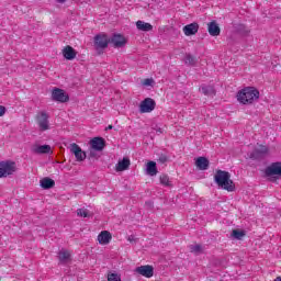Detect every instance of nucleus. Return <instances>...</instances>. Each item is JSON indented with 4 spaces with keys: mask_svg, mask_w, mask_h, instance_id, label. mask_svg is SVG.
I'll return each instance as SVG.
<instances>
[{
    "mask_svg": "<svg viewBox=\"0 0 281 281\" xmlns=\"http://www.w3.org/2000/svg\"><path fill=\"white\" fill-rule=\"evenodd\" d=\"M111 43V38L104 33H101L94 37L95 49H106Z\"/></svg>",
    "mask_w": 281,
    "mask_h": 281,
    "instance_id": "6",
    "label": "nucleus"
},
{
    "mask_svg": "<svg viewBox=\"0 0 281 281\" xmlns=\"http://www.w3.org/2000/svg\"><path fill=\"white\" fill-rule=\"evenodd\" d=\"M90 146L93 150H104V146L105 143H104V138L102 137H94L93 139L90 140Z\"/></svg>",
    "mask_w": 281,
    "mask_h": 281,
    "instance_id": "15",
    "label": "nucleus"
},
{
    "mask_svg": "<svg viewBox=\"0 0 281 281\" xmlns=\"http://www.w3.org/2000/svg\"><path fill=\"white\" fill-rule=\"evenodd\" d=\"M209 27V34L211 36H218L221 34V27L218 26V24L216 22H210L207 24Z\"/></svg>",
    "mask_w": 281,
    "mask_h": 281,
    "instance_id": "19",
    "label": "nucleus"
},
{
    "mask_svg": "<svg viewBox=\"0 0 281 281\" xmlns=\"http://www.w3.org/2000/svg\"><path fill=\"white\" fill-rule=\"evenodd\" d=\"M128 240L131 241V240H133V239L128 238Z\"/></svg>",
    "mask_w": 281,
    "mask_h": 281,
    "instance_id": "39",
    "label": "nucleus"
},
{
    "mask_svg": "<svg viewBox=\"0 0 281 281\" xmlns=\"http://www.w3.org/2000/svg\"><path fill=\"white\" fill-rule=\"evenodd\" d=\"M31 151L34 155H49V153L50 154L53 153L52 151V146H49V145H38V144L32 145Z\"/></svg>",
    "mask_w": 281,
    "mask_h": 281,
    "instance_id": "10",
    "label": "nucleus"
},
{
    "mask_svg": "<svg viewBox=\"0 0 281 281\" xmlns=\"http://www.w3.org/2000/svg\"><path fill=\"white\" fill-rule=\"evenodd\" d=\"M269 154V147L265 146V145H259L255 151H254V157H262L265 155Z\"/></svg>",
    "mask_w": 281,
    "mask_h": 281,
    "instance_id": "23",
    "label": "nucleus"
},
{
    "mask_svg": "<svg viewBox=\"0 0 281 281\" xmlns=\"http://www.w3.org/2000/svg\"><path fill=\"white\" fill-rule=\"evenodd\" d=\"M5 115V106L0 105V117H3Z\"/></svg>",
    "mask_w": 281,
    "mask_h": 281,
    "instance_id": "33",
    "label": "nucleus"
},
{
    "mask_svg": "<svg viewBox=\"0 0 281 281\" xmlns=\"http://www.w3.org/2000/svg\"><path fill=\"white\" fill-rule=\"evenodd\" d=\"M136 27L137 30H139L140 32H153V26L150 23L148 22H144L142 20H138L136 22Z\"/></svg>",
    "mask_w": 281,
    "mask_h": 281,
    "instance_id": "20",
    "label": "nucleus"
},
{
    "mask_svg": "<svg viewBox=\"0 0 281 281\" xmlns=\"http://www.w3.org/2000/svg\"><path fill=\"white\" fill-rule=\"evenodd\" d=\"M159 179L161 186H165V188H172V182L170 181V177H168V175H161Z\"/></svg>",
    "mask_w": 281,
    "mask_h": 281,
    "instance_id": "26",
    "label": "nucleus"
},
{
    "mask_svg": "<svg viewBox=\"0 0 281 281\" xmlns=\"http://www.w3.org/2000/svg\"><path fill=\"white\" fill-rule=\"evenodd\" d=\"M70 153L75 155L77 161H85L87 159V154L76 143L70 144Z\"/></svg>",
    "mask_w": 281,
    "mask_h": 281,
    "instance_id": "11",
    "label": "nucleus"
},
{
    "mask_svg": "<svg viewBox=\"0 0 281 281\" xmlns=\"http://www.w3.org/2000/svg\"><path fill=\"white\" fill-rule=\"evenodd\" d=\"M58 259L60 262H69V260H71V252H69V250L63 249L59 251Z\"/></svg>",
    "mask_w": 281,
    "mask_h": 281,
    "instance_id": "24",
    "label": "nucleus"
},
{
    "mask_svg": "<svg viewBox=\"0 0 281 281\" xmlns=\"http://www.w3.org/2000/svg\"><path fill=\"white\" fill-rule=\"evenodd\" d=\"M157 103L151 98L144 99L139 104V113H153Z\"/></svg>",
    "mask_w": 281,
    "mask_h": 281,
    "instance_id": "7",
    "label": "nucleus"
},
{
    "mask_svg": "<svg viewBox=\"0 0 281 281\" xmlns=\"http://www.w3.org/2000/svg\"><path fill=\"white\" fill-rule=\"evenodd\" d=\"M77 216H81V218H89L91 217V213L87 209H78L77 210Z\"/></svg>",
    "mask_w": 281,
    "mask_h": 281,
    "instance_id": "29",
    "label": "nucleus"
},
{
    "mask_svg": "<svg viewBox=\"0 0 281 281\" xmlns=\"http://www.w3.org/2000/svg\"><path fill=\"white\" fill-rule=\"evenodd\" d=\"M201 91L204 95H216V90L212 86H202Z\"/></svg>",
    "mask_w": 281,
    "mask_h": 281,
    "instance_id": "25",
    "label": "nucleus"
},
{
    "mask_svg": "<svg viewBox=\"0 0 281 281\" xmlns=\"http://www.w3.org/2000/svg\"><path fill=\"white\" fill-rule=\"evenodd\" d=\"M99 245H109L113 240V235L109 231H102L97 238Z\"/></svg>",
    "mask_w": 281,
    "mask_h": 281,
    "instance_id": "12",
    "label": "nucleus"
},
{
    "mask_svg": "<svg viewBox=\"0 0 281 281\" xmlns=\"http://www.w3.org/2000/svg\"><path fill=\"white\" fill-rule=\"evenodd\" d=\"M168 161V158L166 157V156H161L160 158H159V162L160 164H166Z\"/></svg>",
    "mask_w": 281,
    "mask_h": 281,
    "instance_id": "34",
    "label": "nucleus"
},
{
    "mask_svg": "<svg viewBox=\"0 0 281 281\" xmlns=\"http://www.w3.org/2000/svg\"><path fill=\"white\" fill-rule=\"evenodd\" d=\"M131 167V159L128 157H124L122 160H120L116 166L115 170L116 172H124V170H128Z\"/></svg>",
    "mask_w": 281,
    "mask_h": 281,
    "instance_id": "16",
    "label": "nucleus"
},
{
    "mask_svg": "<svg viewBox=\"0 0 281 281\" xmlns=\"http://www.w3.org/2000/svg\"><path fill=\"white\" fill-rule=\"evenodd\" d=\"M40 186L44 190H49V189L54 188V186H56V182L54 180H52L50 178H43L40 181Z\"/></svg>",
    "mask_w": 281,
    "mask_h": 281,
    "instance_id": "22",
    "label": "nucleus"
},
{
    "mask_svg": "<svg viewBox=\"0 0 281 281\" xmlns=\"http://www.w3.org/2000/svg\"><path fill=\"white\" fill-rule=\"evenodd\" d=\"M274 281H281V277H277Z\"/></svg>",
    "mask_w": 281,
    "mask_h": 281,
    "instance_id": "37",
    "label": "nucleus"
},
{
    "mask_svg": "<svg viewBox=\"0 0 281 281\" xmlns=\"http://www.w3.org/2000/svg\"><path fill=\"white\" fill-rule=\"evenodd\" d=\"M195 166L199 170H207L210 168V160L205 157H198L195 159Z\"/></svg>",
    "mask_w": 281,
    "mask_h": 281,
    "instance_id": "18",
    "label": "nucleus"
},
{
    "mask_svg": "<svg viewBox=\"0 0 281 281\" xmlns=\"http://www.w3.org/2000/svg\"><path fill=\"white\" fill-rule=\"evenodd\" d=\"M134 271L138 273V276H143V278H153V276H155V268L150 265L139 266L135 268Z\"/></svg>",
    "mask_w": 281,
    "mask_h": 281,
    "instance_id": "9",
    "label": "nucleus"
},
{
    "mask_svg": "<svg viewBox=\"0 0 281 281\" xmlns=\"http://www.w3.org/2000/svg\"><path fill=\"white\" fill-rule=\"evenodd\" d=\"M146 172L149 177H155L157 175V162L150 160L146 165Z\"/></svg>",
    "mask_w": 281,
    "mask_h": 281,
    "instance_id": "21",
    "label": "nucleus"
},
{
    "mask_svg": "<svg viewBox=\"0 0 281 281\" xmlns=\"http://www.w3.org/2000/svg\"><path fill=\"white\" fill-rule=\"evenodd\" d=\"M110 43H112L114 47H124V45H126V37H124V35L121 34H114L110 38Z\"/></svg>",
    "mask_w": 281,
    "mask_h": 281,
    "instance_id": "14",
    "label": "nucleus"
},
{
    "mask_svg": "<svg viewBox=\"0 0 281 281\" xmlns=\"http://www.w3.org/2000/svg\"><path fill=\"white\" fill-rule=\"evenodd\" d=\"M236 98L239 104L248 106L260 100V91H258L256 87H246L237 92Z\"/></svg>",
    "mask_w": 281,
    "mask_h": 281,
    "instance_id": "1",
    "label": "nucleus"
},
{
    "mask_svg": "<svg viewBox=\"0 0 281 281\" xmlns=\"http://www.w3.org/2000/svg\"><path fill=\"white\" fill-rule=\"evenodd\" d=\"M108 281H122V277L117 273L110 272L108 273Z\"/></svg>",
    "mask_w": 281,
    "mask_h": 281,
    "instance_id": "31",
    "label": "nucleus"
},
{
    "mask_svg": "<svg viewBox=\"0 0 281 281\" xmlns=\"http://www.w3.org/2000/svg\"><path fill=\"white\" fill-rule=\"evenodd\" d=\"M143 87H153V85H155V80L154 79H144L142 81Z\"/></svg>",
    "mask_w": 281,
    "mask_h": 281,
    "instance_id": "32",
    "label": "nucleus"
},
{
    "mask_svg": "<svg viewBox=\"0 0 281 281\" xmlns=\"http://www.w3.org/2000/svg\"><path fill=\"white\" fill-rule=\"evenodd\" d=\"M232 236L233 238H236V240H243V238L246 236V233L243 229H233Z\"/></svg>",
    "mask_w": 281,
    "mask_h": 281,
    "instance_id": "27",
    "label": "nucleus"
},
{
    "mask_svg": "<svg viewBox=\"0 0 281 281\" xmlns=\"http://www.w3.org/2000/svg\"><path fill=\"white\" fill-rule=\"evenodd\" d=\"M57 3H65L67 0H56Z\"/></svg>",
    "mask_w": 281,
    "mask_h": 281,
    "instance_id": "36",
    "label": "nucleus"
},
{
    "mask_svg": "<svg viewBox=\"0 0 281 281\" xmlns=\"http://www.w3.org/2000/svg\"><path fill=\"white\" fill-rule=\"evenodd\" d=\"M214 180L220 188L227 190V192H234V190H236L234 181H232V176L227 171L217 170Z\"/></svg>",
    "mask_w": 281,
    "mask_h": 281,
    "instance_id": "2",
    "label": "nucleus"
},
{
    "mask_svg": "<svg viewBox=\"0 0 281 281\" xmlns=\"http://www.w3.org/2000/svg\"><path fill=\"white\" fill-rule=\"evenodd\" d=\"M191 254H203V246L195 244L190 246Z\"/></svg>",
    "mask_w": 281,
    "mask_h": 281,
    "instance_id": "30",
    "label": "nucleus"
},
{
    "mask_svg": "<svg viewBox=\"0 0 281 281\" xmlns=\"http://www.w3.org/2000/svg\"><path fill=\"white\" fill-rule=\"evenodd\" d=\"M14 172H16V162L12 160L0 162V179L10 177V175H13Z\"/></svg>",
    "mask_w": 281,
    "mask_h": 281,
    "instance_id": "4",
    "label": "nucleus"
},
{
    "mask_svg": "<svg viewBox=\"0 0 281 281\" xmlns=\"http://www.w3.org/2000/svg\"><path fill=\"white\" fill-rule=\"evenodd\" d=\"M52 100L61 103L69 102V94H67V92L60 88H55L52 91Z\"/></svg>",
    "mask_w": 281,
    "mask_h": 281,
    "instance_id": "8",
    "label": "nucleus"
},
{
    "mask_svg": "<svg viewBox=\"0 0 281 281\" xmlns=\"http://www.w3.org/2000/svg\"><path fill=\"white\" fill-rule=\"evenodd\" d=\"M35 122L38 126V131L42 133L52 128V125L49 124V114L46 112H38L35 116Z\"/></svg>",
    "mask_w": 281,
    "mask_h": 281,
    "instance_id": "3",
    "label": "nucleus"
},
{
    "mask_svg": "<svg viewBox=\"0 0 281 281\" xmlns=\"http://www.w3.org/2000/svg\"><path fill=\"white\" fill-rule=\"evenodd\" d=\"M184 65H189L191 67H194L196 65V58L190 54L184 56Z\"/></svg>",
    "mask_w": 281,
    "mask_h": 281,
    "instance_id": "28",
    "label": "nucleus"
},
{
    "mask_svg": "<svg viewBox=\"0 0 281 281\" xmlns=\"http://www.w3.org/2000/svg\"><path fill=\"white\" fill-rule=\"evenodd\" d=\"M90 155H91V157H94L95 155L93 154V151H90Z\"/></svg>",
    "mask_w": 281,
    "mask_h": 281,
    "instance_id": "38",
    "label": "nucleus"
},
{
    "mask_svg": "<svg viewBox=\"0 0 281 281\" xmlns=\"http://www.w3.org/2000/svg\"><path fill=\"white\" fill-rule=\"evenodd\" d=\"M113 128V125H109L105 131H111Z\"/></svg>",
    "mask_w": 281,
    "mask_h": 281,
    "instance_id": "35",
    "label": "nucleus"
},
{
    "mask_svg": "<svg viewBox=\"0 0 281 281\" xmlns=\"http://www.w3.org/2000/svg\"><path fill=\"white\" fill-rule=\"evenodd\" d=\"M266 176L269 181H276L278 177H281V162H273L266 169Z\"/></svg>",
    "mask_w": 281,
    "mask_h": 281,
    "instance_id": "5",
    "label": "nucleus"
},
{
    "mask_svg": "<svg viewBox=\"0 0 281 281\" xmlns=\"http://www.w3.org/2000/svg\"><path fill=\"white\" fill-rule=\"evenodd\" d=\"M61 54L66 60H74L78 56V52L74 47L67 45L63 48Z\"/></svg>",
    "mask_w": 281,
    "mask_h": 281,
    "instance_id": "13",
    "label": "nucleus"
},
{
    "mask_svg": "<svg viewBox=\"0 0 281 281\" xmlns=\"http://www.w3.org/2000/svg\"><path fill=\"white\" fill-rule=\"evenodd\" d=\"M182 31L184 32L186 36H194V34L199 32V24L198 23L188 24L183 26Z\"/></svg>",
    "mask_w": 281,
    "mask_h": 281,
    "instance_id": "17",
    "label": "nucleus"
}]
</instances>
